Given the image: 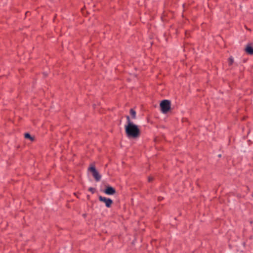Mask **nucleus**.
Listing matches in <instances>:
<instances>
[{"instance_id":"2","label":"nucleus","mask_w":253,"mask_h":253,"mask_svg":"<svg viewBox=\"0 0 253 253\" xmlns=\"http://www.w3.org/2000/svg\"><path fill=\"white\" fill-rule=\"evenodd\" d=\"M160 107L163 113H167L170 109V101L168 100H163L160 103Z\"/></svg>"},{"instance_id":"8","label":"nucleus","mask_w":253,"mask_h":253,"mask_svg":"<svg viewBox=\"0 0 253 253\" xmlns=\"http://www.w3.org/2000/svg\"><path fill=\"white\" fill-rule=\"evenodd\" d=\"M25 137L26 138L29 139L31 141H33L34 140L33 137H32L29 133L25 134Z\"/></svg>"},{"instance_id":"10","label":"nucleus","mask_w":253,"mask_h":253,"mask_svg":"<svg viewBox=\"0 0 253 253\" xmlns=\"http://www.w3.org/2000/svg\"><path fill=\"white\" fill-rule=\"evenodd\" d=\"M89 191H90L92 193H94L95 189L92 187L89 188Z\"/></svg>"},{"instance_id":"5","label":"nucleus","mask_w":253,"mask_h":253,"mask_svg":"<svg viewBox=\"0 0 253 253\" xmlns=\"http://www.w3.org/2000/svg\"><path fill=\"white\" fill-rule=\"evenodd\" d=\"M115 189L111 186L107 187L105 190L104 191V193L108 195H114L115 193Z\"/></svg>"},{"instance_id":"9","label":"nucleus","mask_w":253,"mask_h":253,"mask_svg":"<svg viewBox=\"0 0 253 253\" xmlns=\"http://www.w3.org/2000/svg\"><path fill=\"white\" fill-rule=\"evenodd\" d=\"M228 62L230 65H232L233 63V58L232 57H230L229 59Z\"/></svg>"},{"instance_id":"1","label":"nucleus","mask_w":253,"mask_h":253,"mask_svg":"<svg viewBox=\"0 0 253 253\" xmlns=\"http://www.w3.org/2000/svg\"><path fill=\"white\" fill-rule=\"evenodd\" d=\"M126 123L125 125V130L126 136L128 138H136L140 134V130L138 126L133 124L129 116H126Z\"/></svg>"},{"instance_id":"11","label":"nucleus","mask_w":253,"mask_h":253,"mask_svg":"<svg viewBox=\"0 0 253 253\" xmlns=\"http://www.w3.org/2000/svg\"><path fill=\"white\" fill-rule=\"evenodd\" d=\"M152 180H153V177H149L148 178V180H149V181H151Z\"/></svg>"},{"instance_id":"4","label":"nucleus","mask_w":253,"mask_h":253,"mask_svg":"<svg viewBox=\"0 0 253 253\" xmlns=\"http://www.w3.org/2000/svg\"><path fill=\"white\" fill-rule=\"evenodd\" d=\"M89 170L92 173L93 176L96 181H99L101 179V175L96 170L94 167H91L89 168Z\"/></svg>"},{"instance_id":"3","label":"nucleus","mask_w":253,"mask_h":253,"mask_svg":"<svg viewBox=\"0 0 253 253\" xmlns=\"http://www.w3.org/2000/svg\"><path fill=\"white\" fill-rule=\"evenodd\" d=\"M99 200L104 203L105 204V206L107 208H110L113 203V201L111 199L102 197L101 196L99 197Z\"/></svg>"},{"instance_id":"7","label":"nucleus","mask_w":253,"mask_h":253,"mask_svg":"<svg viewBox=\"0 0 253 253\" xmlns=\"http://www.w3.org/2000/svg\"><path fill=\"white\" fill-rule=\"evenodd\" d=\"M130 114L132 116L133 119L136 118V112L132 109H131L130 110Z\"/></svg>"},{"instance_id":"12","label":"nucleus","mask_w":253,"mask_h":253,"mask_svg":"<svg viewBox=\"0 0 253 253\" xmlns=\"http://www.w3.org/2000/svg\"><path fill=\"white\" fill-rule=\"evenodd\" d=\"M161 199H161V198H159V200H161Z\"/></svg>"},{"instance_id":"6","label":"nucleus","mask_w":253,"mask_h":253,"mask_svg":"<svg viewBox=\"0 0 253 253\" xmlns=\"http://www.w3.org/2000/svg\"><path fill=\"white\" fill-rule=\"evenodd\" d=\"M245 50L247 53L250 55H253V47L250 44L247 46Z\"/></svg>"}]
</instances>
